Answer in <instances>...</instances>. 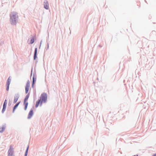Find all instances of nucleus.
Returning <instances> with one entry per match:
<instances>
[{"instance_id":"f8f14e48","label":"nucleus","mask_w":156,"mask_h":156,"mask_svg":"<svg viewBox=\"0 0 156 156\" xmlns=\"http://www.w3.org/2000/svg\"><path fill=\"white\" fill-rule=\"evenodd\" d=\"M5 129V127L3 126L2 128H0V132H3Z\"/></svg>"},{"instance_id":"6ab92c4d","label":"nucleus","mask_w":156,"mask_h":156,"mask_svg":"<svg viewBox=\"0 0 156 156\" xmlns=\"http://www.w3.org/2000/svg\"><path fill=\"white\" fill-rule=\"evenodd\" d=\"M34 78L33 79V84L34 83Z\"/></svg>"},{"instance_id":"7ed1b4c3","label":"nucleus","mask_w":156,"mask_h":156,"mask_svg":"<svg viewBox=\"0 0 156 156\" xmlns=\"http://www.w3.org/2000/svg\"><path fill=\"white\" fill-rule=\"evenodd\" d=\"M13 148L12 145H10L8 151V156H14L13 155Z\"/></svg>"},{"instance_id":"4468645a","label":"nucleus","mask_w":156,"mask_h":156,"mask_svg":"<svg viewBox=\"0 0 156 156\" xmlns=\"http://www.w3.org/2000/svg\"><path fill=\"white\" fill-rule=\"evenodd\" d=\"M34 38H32L31 39V41H30V43L31 44H33L34 42Z\"/></svg>"},{"instance_id":"39448f33","label":"nucleus","mask_w":156,"mask_h":156,"mask_svg":"<svg viewBox=\"0 0 156 156\" xmlns=\"http://www.w3.org/2000/svg\"><path fill=\"white\" fill-rule=\"evenodd\" d=\"M30 87V82L29 81H28L26 83V86L25 87V93L26 94H27L28 93V92L29 90Z\"/></svg>"},{"instance_id":"f257e3e1","label":"nucleus","mask_w":156,"mask_h":156,"mask_svg":"<svg viewBox=\"0 0 156 156\" xmlns=\"http://www.w3.org/2000/svg\"><path fill=\"white\" fill-rule=\"evenodd\" d=\"M47 95L45 93H43L41 94L40 100H39L36 103L35 105L36 107H37L40 103V105H41L42 102H45L47 101Z\"/></svg>"},{"instance_id":"dca6fc26","label":"nucleus","mask_w":156,"mask_h":156,"mask_svg":"<svg viewBox=\"0 0 156 156\" xmlns=\"http://www.w3.org/2000/svg\"><path fill=\"white\" fill-rule=\"evenodd\" d=\"M11 79L10 78V77H9L8 78V79L7 80V81H8V82L9 81L10 82H11Z\"/></svg>"},{"instance_id":"1a4fd4ad","label":"nucleus","mask_w":156,"mask_h":156,"mask_svg":"<svg viewBox=\"0 0 156 156\" xmlns=\"http://www.w3.org/2000/svg\"><path fill=\"white\" fill-rule=\"evenodd\" d=\"M6 105H7V104H3V109L2 110V113H3L5 110V109L6 108Z\"/></svg>"},{"instance_id":"9b49d317","label":"nucleus","mask_w":156,"mask_h":156,"mask_svg":"<svg viewBox=\"0 0 156 156\" xmlns=\"http://www.w3.org/2000/svg\"><path fill=\"white\" fill-rule=\"evenodd\" d=\"M18 99V97L17 96L15 97L14 98V103H16V102L17 101Z\"/></svg>"},{"instance_id":"0eeeda50","label":"nucleus","mask_w":156,"mask_h":156,"mask_svg":"<svg viewBox=\"0 0 156 156\" xmlns=\"http://www.w3.org/2000/svg\"><path fill=\"white\" fill-rule=\"evenodd\" d=\"M33 111L32 110L30 111L28 115V118L29 119H30L33 116Z\"/></svg>"},{"instance_id":"6e6552de","label":"nucleus","mask_w":156,"mask_h":156,"mask_svg":"<svg viewBox=\"0 0 156 156\" xmlns=\"http://www.w3.org/2000/svg\"><path fill=\"white\" fill-rule=\"evenodd\" d=\"M37 48H36L35 49L34 53V59H35L37 57Z\"/></svg>"},{"instance_id":"f3484780","label":"nucleus","mask_w":156,"mask_h":156,"mask_svg":"<svg viewBox=\"0 0 156 156\" xmlns=\"http://www.w3.org/2000/svg\"><path fill=\"white\" fill-rule=\"evenodd\" d=\"M7 86L6 90L7 91H8L9 90V86Z\"/></svg>"},{"instance_id":"9d476101","label":"nucleus","mask_w":156,"mask_h":156,"mask_svg":"<svg viewBox=\"0 0 156 156\" xmlns=\"http://www.w3.org/2000/svg\"><path fill=\"white\" fill-rule=\"evenodd\" d=\"M20 103V102H18L16 104L15 106H14L13 109V112H14V111L15 109L17 108L18 105H19V104Z\"/></svg>"},{"instance_id":"2eb2a0df","label":"nucleus","mask_w":156,"mask_h":156,"mask_svg":"<svg viewBox=\"0 0 156 156\" xmlns=\"http://www.w3.org/2000/svg\"><path fill=\"white\" fill-rule=\"evenodd\" d=\"M10 82L9 81H7V83H6V86H9V85H10Z\"/></svg>"},{"instance_id":"aec40b11","label":"nucleus","mask_w":156,"mask_h":156,"mask_svg":"<svg viewBox=\"0 0 156 156\" xmlns=\"http://www.w3.org/2000/svg\"><path fill=\"white\" fill-rule=\"evenodd\" d=\"M153 156H156V154H153Z\"/></svg>"},{"instance_id":"423d86ee","label":"nucleus","mask_w":156,"mask_h":156,"mask_svg":"<svg viewBox=\"0 0 156 156\" xmlns=\"http://www.w3.org/2000/svg\"><path fill=\"white\" fill-rule=\"evenodd\" d=\"M44 8L47 9H48L49 8V5L47 1H45L44 2Z\"/></svg>"},{"instance_id":"20e7f679","label":"nucleus","mask_w":156,"mask_h":156,"mask_svg":"<svg viewBox=\"0 0 156 156\" xmlns=\"http://www.w3.org/2000/svg\"><path fill=\"white\" fill-rule=\"evenodd\" d=\"M17 17H18V16H17V13L16 12H12L11 13L10 16V18L12 20H14L15 21V20Z\"/></svg>"},{"instance_id":"f03ea898","label":"nucleus","mask_w":156,"mask_h":156,"mask_svg":"<svg viewBox=\"0 0 156 156\" xmlns=\"http://www.w3.org/2000/svg\"><path fill=\"white\" fill-rule=\"evenodd\" d=\"M30 96V93H28V94L26 96L24 101V105L25 106L24 109L25 110H26L27 107L28 105V103L27 102V101L28 99V98Z\"/></svg>"},{"instance_id":"a211bd4d","label":"nucleus","mask_w":156,"mask_h":156,"mask_svg":"<svg viewBox=\"0 0 156 156\" xmlns=\"http://www.w3.org/2000/svg\"><path fill=\"white\" fill-rule=\"evenodd\" d=\"M4 104H7V100H5L4 102Z\"/></svg>"},{"instance_id":"ddd939ff","label":"nucleus","mask_w":156,"mask_h":156,"mask_svg":"<svg viewBox=\"0 0 156 156\" xmlns=\"http://www.w3.org/2000/svg\"><path fill=\"white\" fill-rule=\"evenodd\" d=\"M28 148H29V146H28L27 147V150H26V153H25V156H27V152H28Z\"/></svg>"}]
</instances>
